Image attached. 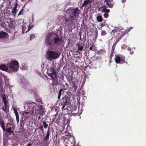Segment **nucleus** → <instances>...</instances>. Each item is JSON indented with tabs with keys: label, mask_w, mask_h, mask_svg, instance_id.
<instances>
[{
	"label": "nucleus",
	"mask_w": 146,
	"mask_h": 146,
	"mask_svg": "<svg viewBox=\"0 0 146 146\" xmlns=\"http://www.w3.org/2000/svg\"><path fill=\"white\" fill-rule=\"evenodd\" d=\"M62 42L61 39L54 32L49 34L46 38L45 44L47 46L52 45L55 43L58 44Z\"/></svg>",
	"instance_id": "1"
},
{
	"label": "nucleus",
	"mask_w": 146,
	"mask_h": 146,
	"mask_svg": "<svg viewBox=\"0 0 146 146\" xmlns=\"http://www.w3.org/2000/svg\"><path fill=\"white\" fill-rule=\"evenodd\" d=\"M56 65L54 62L52 64L48 63L47 69V74L51 78V80L54 81L58 75L57 71L56 69Z\"/></svg>",
	"instance_id": "2"
},
{
	"label": "nucleus",
	"mask_w": 146,
	"mask_h": 146,
	"mask_svg": "<svg viewBox=\"0 0 146 146\" xmlns=\"http://www.w3.org/2000/svg\"><path fill=\"white\" fill-rule=\"evenodd\" d=\"M47 59L49 61H51L58 58L60 56V54L58 52L49 50L47 52Z\"/></svg>",
	"instance_id": "3"
},
{
	"label": "nucleus",
	"mask_w": 146,
	"mask_h": 146,
	"mask_svg": "<svg viewBox=\"0 0 146 146\" xmlns=\"http://www.w3.org/2000/svg\"><path fill=\"white\" fill-rule=\"evenodd\" d=\"M30 106L32 107L33 108L32 110L33 114L36 115L38 113H40L42 111V108L40 106H38L35 102H32L30 104Z\"/></svg>",
	"instance_id": "4"
},
{
	"label": "nucleus",
	"mask_w": 146,
	"mask_h": 146,
	"mask_svg": "<svg viewBox=\"0 0 146 146\" xmlns=\"http://www.w3.org/2000/svg\"><path fill=\"white\" fill-rule=\"evenodd\" d=\"M19 67L18 62L16 60H12L8 64V68L12 71H17Z\"/></svg>",
	"instance_id": "5"
},
{
	"label": "nucleus",
	"mask_w": 146,
	"mask_h": 146,
	"mask_svg": "<svg viewBox=\"0 0 146 146\" xmlns=\"http://www.w3.org/2000/svg\"><path fill=\"white\" fill-rule=\"evenodd\" d=\"M65 21L66 25L70 27L75 26V18L74 17L71 16L67 19L65 18Z\"/></svg>",
	"instance_id": "6"
},
{
	"label": "nucleus",
	"mask_w": 146,
	"mask_h": 146,
	"mask_svg": "<svg viewBox=\"0 0 146 146\" xmlns=\"http://www.w3.org/2000/svg\"><path fill=\"white\" fill-rule=\"evenodd\" d=\"M125 58L124 56H115V60L116 63L117 64H122L123 63H125Z\"/></svg>",
	"instance_id": "7"
},
{
	"label": "nucleus",
	"mask_w": 146,
	"mask_h": 146,
	"mask_svg": "<svg viewBox=\"0 0 146 146\" xmlns=\"http://www.w3.org/2000/svg\"><path fill=\"white\" fill-rule=\"evenodd\" d=\"M33 26L29 27L28 24L25 23H24L22 27V34L27 33L31 29Z\"/></svg>",
	"instance_id": "8"
},
{
	"label": "nucleus",
	"mask_w": 146,
	"mask_h": 146,
	"mask_svg": "<svg viewBox=\"0 0 146 146\" xmlns=\"http://www.w3.org/2000/svg\"><path fill=\"white\" fill-rule=\"evenodd\" d=\"M123 30V28L121 27H119L118 28L115 27L114 30H112L111 34L114 35L115 36H116L117 34L121 35L120 31Z\"/></svg>",
	"instance_id": "9"
},
{
	"label": "nucleus",
	"mask_w": 146,
	"mask_h": 146,
	"mask_svg": "<svg viewBox=\"0 0 146 146\" xmlns=\"http://www.w3.org/2000/svg\"><path fill=\"white\" fill-rule=\"evenodd\" d=\"M67 100H65L64 101L60 104H59V108L62 110H65L67 108Z\"/></svg>",
	"instance_id": "10"
},
{
	"label": "nucleus",
	"mask_w": 146,
	"mask_h": 146,
	"mask_svg": "<svg viewBox=\"0 0 146 146\" xmlns=\"http://www.w3.org/2000/svg\"><path fill=\"white\" fill-rule=\"evenodd\" d=\"M8 36V34L5 32L1 31L0 32V38H7Z\"/></svg>",
	"instance_id": "11"
},
{
	"label": "nucleus",
	"mask_w": 146,
	"mask_h": 146,
	"mask_svg": "<svg viewBox=\"0 0 146 146\" xmlns=\"http://www.w3.org/2000/svg\"><path fill=\"white\" fill-rule=\"evenodd\" d=\"M73 15L75 17L78 16L80 13V10L78 8L73 9Z\"/></svg>",
	"instance_id": "12"
},
{
	"label": "nucleus",
	"mask_w": 146,
	"mask_h": 146,
	"mask_svg": "<svg viewBox=\"0 0 146 146\" xmlns=\"http://www.w3.org/2000/svg\"><path fill=\"white\" fill-rule=\"evenodd\" d=\"M9 127L7 129V132L9 133H11L13 132L14 129H15L14 125L13 124L9 125Z\"/></svg>",
	"instance_id": "13"
},
{
	"label": "nucleus",
	"mask_w": 146,
	"mask_h": 146,
	"mask_svg": "<svg viewBox=\"0 0 146 146\" xmlns=\"http://www.w3.org/2000/svg\"><path fill=\"white\" fill-rule=\"evenodd\" d=\"M73 9L72 8H69L66 10V13L68 15H71L72 14L73 15Z\"/></svg>",
	"instance_id": "14"
},
{
	"label": "nucleus",
	"mask_w": 146,
	"mask_h": 146,
	"mask_svg": "<svg viewBox=\"0 0 146 146\" xmlns=\"http://www.w3.org/2000/svg\"><path fill=\"white\" fill-rule=\"evenodd\" d=\"M2 97L3 99V101L4 102V105L5 108H6L7 105V101L6 96L4 94H2Z\"/></svg>",
	"instance_id": "15"
},
{
	"label": "nucleus",
	"mask_w": 146,
	"mask_h": 146,
	"mask_svg": "<svg viewBox=\"0 0 146 146\" xmlns=\"http://www.w3.org/2000/svg\"><path fill=\"white\" fill-rule=\"evenodd\" d=\"M0 68L2 70L5 71H7L8 70V67L4 64L1 65L0 66Z\"/></svg>",
	"instance_id": "16"
},
{
	"label": "nucleus",
	"mask_w": 146,
	"mask_h": 146,
	"mask_svg": "<svg viewBox=\"0 0 146 146\" xmlns=\"http://www.w3.org/2000/svg\"><path fill=\"white\" fill-rule=\"evenodd\" d=\"M112 0H105V2L106 3V4L108 5V7L110 8H112L113 6V5L112 4L109 3Z\"/></svg>",
	"instance_id": "17"
},
{
	"label": "nucleus",
	"mask_w": 146,
	"mask_h": 146,
	"mask_svg": "<svg viewBox=\"0 0 146 146\" xmlns=\"http://www.w3.org/2000/svg\"><path fill=\"white\" fill-rule=\"evenodd\" d=\"M92 1V0H85L84 3L82 4V6L84 7L85 5L91 3Z\"/></svg>",
	"instance_id": "18"
},
{
	"label": "nucleus",
	"mask_w": 146,
	"mask_h": 146,
	"mask_svg": "<svg viewBox=\"0 0 146 146\" xmlns=\"http://www.w3.org/2000/svg\"><path fill=\"white\" fill-rule=\"evenodd\" d=\"M17 4H16L15 5V6L14 7V8L13 9L12 12V13L14 14V15H15L17 13Z\"/></svg>",
	"instance_id": "19"
},
{
	"label": "nucleus",
	"mask_w": 146,
	"mask_h": 146,
	"mask_svg": "<svg viewBox=\"0 0 146 146\" xmlns=\"http://www.w3.org/2000/svg\"><path fill=\"white\" fill-rule=\"evenodd\" d=\"M65 18L64 17H62L61 16H59L57 18V20L58 21H62L65 20Z\"/></svg>",
	"instance_id": "20"
},
{
	"label": "nucleus",
	"mask_w": 146,
	"mask_h": 146,
	"mask_svg": "<svg viewBox=\"0 0 146 146\" xmlns=\"http://www.w3.org/2000/svg\"><path fill=\"white\" fill-rule=\"evenodd\" d=\"M97 20L98 21L101 22L103 21V19L101 16L99 15L97 17Z\"/></svg>",
	"instance_id": "21"
},
{
	"label": "nucleus",
	"mask_w": 146,
	"mask_h": 146,
	"mask_svg": "<svg viewBox=\"0 0 146 146\" xmlns=\"http://www.w3.org/2000/svg\"><path fill=\"white\" fill-rule=\"evenodd\" d=\"M102 12L109 13L110 11V10L109 9H107L105 8H104L101 11Z\"/></svg>",
	"instance_id": "22"
},
{
	"label": "nucleus",
	"mask_w": 146,
	"mask_h": 146,
	"mask_svg": "<svg viewBox=\"0 0 146 146\" xmlns=\"http://www.w3.org/2000/svg\"><path fill=\"white\" fill-rule=\"evenodd\" d=\"M77 46H78V50H81L84 47L81 45H80L79 44H77Z\"/></svg>",
	"instance_id": "23"
},
{
	"label": "nucleus",
	"mask_w": 146,
	"mask_h": 146,
	"mask_svg": "<svg viewBox=\"0 0 146 146\" xmlns=\"http://www.w3.org/2000/svg\"><path fill=\"white\" fill-rule=\"evenodd\" d=\"M65 135L66 136L69 137L71 135V134L69 132L68 130H66L65 132Z\"/></svg>",
	"instance_id": "24"
},
{
	"label": "nucleus",
	"mask_w": 146,
	"mask_h": 146,
	"mask_svg": "<svg viewBox=\"0 0 146 146\" xmlns=\"http://www.w3.org/2000/svg\"><path fill=\"white\" fill-rule=\"evenodd\" d=\"M35 37V34H31V35L30 37V39L31 40L33 39H34Z\"/></svg>",
	"instance_id": "25"
},
{
	"label": "nucleus",
	"mask_w": 146,
	"mask_h": 146,
	"mask_svg": "<svg viewBox=\"0 0 146 146\" xmlns=\"http://www.w3.org/2000/svg\"><path fill=\"white\" fill-rule=\"evenodd\" d=\"M13 110L14 112V113L15 114V115L16 116V115H18L19 114L17 112L16 108H13Z\"/></svg>",
	"instance_id": "26"
},
{
	"label": "nucleus",
	"mask_w": 146,
	"mask_h": 146,
	"mask_svg": "<svg viewBox=\"0 0 146 146\" xmlns=\"http://www.w3.org/2000/svg\"><path fill=\"white\" fill-rule=\"evenodd\" d=\"M1 125L2 128L3 129V131H5V126L4 123L3 122H1Z\"/></svg>",
	"instance_id": "27"
},
{
	"label": "nucleus",
	"mask_w": 146,
	"mask_h": 146,
	"mask_svg": "<svg viewBox=\"0 0 146 146\" xmlns=\"http://www.w3.org/2000/svg\"><path fill=\"white\" fill-rule=\"evenodd\" d=\"M27 67L25 65V64H22L21 65V69L24 70L25 69H26Z\"/></svg>",
	"instance_id": "28"
},
{
	"label": "nucleus",
	"mask_w": 146,
	"mask_h": 146,
	"mask_svg": "<svg viewBox=\"0 0 146 146\" xmlns=\"http://www.w3.org/2000/svg\"><path fill=\"white\" fill-rule=\"evenodd\" d=\"M43 123L44 128L45 129L48 126V125L46 123V122L44 121H43Z\"/></svg>",
	"instance_id": "29"
},
{
	"label": "nucleus",
	"mask_w": 146,
	"mask_h": 146,
	"mask_svg": "<svg viewBox=\"0 0 146 146\" xmlns=\"http://www.w3.org/2000/svg\"><path fill=\"white\" fill-rule=\"evenodd\" d=\"M106 34V32L105 31H102L101 33V35L104 36Z\"/></svg>",
	"instance_id": "30"
},
{
	"label": "nucleus",
	"mask_w": 146,
	"mask_h": 146,
	"mask_svg": "<svg viewBox=\"0 0 146 146\" xmlns=\"http://www.w3.org/2000/svg\"><path fill=\"white\" fill-rule=\"evenodd\" d=\"M9 26L10 27H14V25L13 24V23L12 22H10L9 24Z\"/></svg>",
	"instance_id": "31"
},
{
	"label": "nucleus",
	"mask_w": 146,
	"mask_h": 146,
	"mask_svg": "<svg viewBox=\"0 0 146 146\" xmlns=\"http://www.w3.org/2000/svg\"><path fill=\"white\" fill-rule=\"evenodd\" d=\"M104 16L105 18H107L109 16V15L108 13H105L104 14Z\"/></svg>",
	"instance_id": "32"
},
{
	"label": "nucleus",
	"mask_w": 146,
	"mask_h": 146,
	"mask_svg": "<svg viewBox=\"0 0 146 146\" xmlns=\"http://www.w3.org/2000/svg\"><path fill=\"white\" fill-rule=\"evenodd\" d=\"M49 134H49V130H48V131L47 132V133L45 137L46 138H48L49 137Z\"/></svg>",
	"instance_id": "33"
},
{
	"label": "nucleus",
	"mask_w": 146,
	"mask_h": 146,
	"mask_svg": "<svg viewBox=\"0 0 146 146\" xmlns=\"http://www.w3.org/2000/svg\"><path fill=\"white\" fill-rule=\"evenodd\" d=\"M132 28H133V27H130L128 28L125 32L126 33H128Z\"/></svg>",
	"instance_id": "34"
},
{
	"label": "nucleus",
	"mask_w": 146,
	"mask_h": 146,
	"mask_svg": "<svg viewBox=\"0 0 146 146\" xmlns=\"http://www.w3.org/2000/svg\"><path fill=\"white\" fill-rule=\"evenodd\" d=\"M16 120L17 121V123H18L19 121V115H17L16 116Z\"/></svg>",
	"instance_id": "35"
},
{
	"label": "nucleus",
	"mask_w": 146,
	"mask_h": 146,
	"mask_svg": "<svg viewBox=\"0 0 146 146\" xmlns=\"http://www.w3.org/2000/svg\"><path fill=\"white\" fill-rule=\"evenodd\" d=\"M23 9H21V11L18 14V15L19 16V15H22V13H23Z\"/></svg>",
	"instance_id": "36"
},
{
	"label": "nucleus",
	"mask_w": 146,
	"mask_h": 146,
	"mask_svg": "<svg viewBox=\"0 0 146 146\" xmlns=\"http://www.w3.org/2000/svg\"><path fill=\"white\" fill-rule=\"evenodd\" d=\"M61 94V93H60V92H59V93H58V99H59L60 98V96Z\"/></svg>",
	"instance_id": "37"
},
{
	"label": "nucleus",
	"mask_w": 146,
	"mask_h": 146,
	"mask_svg": "<svg viewBox=\"0 0 146 146\" xmlns=\"http://www.w3.org/2000/svg\"><path fill=\"white\" fill-rule=\"evenodd\" d=\"M125 35V34H124V33H123V34H122V35L121 36V37H120V38H119V39H121V38L123 37V36H124V35Z\"/></svg>",
	"instance_id": "38"
},
{
	"label": "nucleus",
	"mask_w": 146,
	"mask_h": 146,
	"mask_svg": "<svg viewBox=\"0 0 146 146\" xmlns=\"http://www.w3.org/2000/svg\"><path fill=\"white\" fill-rule=\"evenodd\" d=\"M105 26V23H102L101 25L102 27H104Z\"/></svg>",
	"instance_id": "39"
},
{
	"label": "nucleus",
	"mask_w": 146,
	"mask_h": 146,
	"mask_svg": "<svg viewBox=\"0 0 146 146\" xmlns=\"http://www.w3.org/2000/svg\"><path fill=\"white\" fill-rule=\"evenodd\" d=\"M32 145V144L31 143H29L27 145V146H31Z\"/></svg>",
	"instance_id": "40"
},
{
	"label": "nucleus",
	"mask_w": 146,
	"mask_h": 146,
	"mask_svg": "<svg viewBox=\"0 0 146 146\" xmlns=\"http://www.w3.org/2000/svg\"><path fill=\"white\" fill-rule=\"evenodd\" d=\"M127 49L128 50L130 51L131 50V48L130 47H128Z\"/></svg>",
	"instance_id": "41"
},
{
	"label": "nucleus",
	"mask_w": 146,
	"mask_h": 146,
	"mask_svg": "<svg viewBox=\"0 0 146 146\" xmlns=\"http://www.w3.org/2000/svg\"><path fill=\"white\" fill-rule=\"evenodd\" d=\"M133 51H132L130 52V54H131L132 55V54H133Z\"/></svg>",
	"instance_id": "42"
},
{
	"label": "nucleus",
	"mask_w": 146,
	"mask_h": 146,
	"mask_svg": "<svg viewBox=\"0 0 146 146\" xmlns=\"http://www.w3.org/2000/svg\"><path fill=\"white\" fill-rule=\"evenodd\" d=\"M126 46L124 44H123L121 46V47L123 48V47L125 46Z\"/></svg>",
	"instance_id": "43"
},
{
	"label": "nucleus",
	"mask_w": 146,
	"mask_h": 146,
	"mask_svg": "<svg viewBox=\"0 0 146 146\" xmlns=\"http://www.w3.org/2000/svg\"><path fill=\"white\" fill-rule=\"evenodd\" d=\"M126 1V0H122L121 1H122V3H123L124 2H125Z\"/></svg>",
	"instance_id": "44"
},
{
	"label": "nucleus",
	"mask_w": 146,
	"mask_h": 146,
	"mask_svg": "<svg viewBox=\"0 0 146 146\" xmlns=\"http://www.w3.org/2000/svg\"><path fill=\"white\" fill-rule=\"evenodd\" d=\"M92 46H91V47H90V48H89V49H90V50H92Z\"/></svg>",
	"instance_id": "45"
},
{
	"label": "nucleus",
	"mask_w": 146,
	"mask_h": 146,
	"mask_svg": "<svg viewBox=\"0 0 146 146\" xmlns=\"http://www.w3.org/2000/svg\"><path fill=\"white\" fill-rule=\"evenodd\" d=\"M62 90V89H61L60 90V91L59 92H60V93H61V92Z\"/></svg>",
	"instance_id": "46"
},
{
	"label": "nucleus",
	"mask_w": 146,
	"mask_h": 146,
	"mask_svg": "<svg viewBox=\"0 0 146 146\" xmlns=\"http://www.w3.org/2000/svg\"><path fill=\"white\" fill-rule=\"evenodd\" d=\"M99 11H100V8H99L98 9Z\"/></svg>",
	"instance_id": "47"
},
{
	"label": "nucleus",
	"mask_w": 146,
	"mask_h": 146,
	"mask_svg": "<svg viewBox=\"0 0 146 146\" xmlns=\"http://www.w3.org/2000/svg\"><path fill=\"white\" fill-rule=\"evenodd\" d=\"M76 108V107H74V110H76L75 109Z\"/></svg>",
	"instance_id": "48"
},
{
	"label": "nucleus",
	"mask_w": 146,
	"mask_h": 146,
	"mask_svg": "<svg viewBox=\"0 0 146 146\" xmlns=\"http://www.w3.org/2000/svg\"><path fill=\"white\" fill-rule=\"evenodd\" d=\"M40 116H39V117H38V119H40Z\"/></svg>",
	"instance_id": "49"
},
{
	"label": "nucleus",
	"mask_w": 146,
	"mask_h": 146,
	"mask_svg": "<svg viewBox=\"0 0 146 146\" xmlns=\"http://www.w3.org/2000/svg\"><path fill=\"white\" fill-rule=\"evenodd\" d=\"M116 44V43H114L113 44V45H115Z\"/></svg>",
	"instance_id": "50"
},
{
	"label": "nucleus",
	"mask_w": 146,
	"mask_h": 146,
	"mask_svg": "<svg viewBox=\"0 0 146 146\" xmlns=\"http://www.w3.org/2000/svg\"><path fill=\"white\" fill-rule=\"evenodd\" d=\"M75 141H74V145L75 144ZM74 145H73V146H74Z\"/></svg>",
	"instance_id": "51"
},
{
	"label": "nucleus",
	"mask_w": 146,
	"mask_h": 146,
	"mask_svg": "<svg viewBox=\"0 0 146 146\" xmlns=\"http://www.w3.org/2000/svg\"><path fill=\"white\" fill-rule=\"evenodd\" d=\"M70 128V127L69 126H68V128Z\"/></svg>",
	"instance_id": "52"
},
{
	"label": "nucleus",
	"mask_w": 146,
	"mask_h": 146,
	"mask_svg": "<svg viewBox=\"0 0 146 146\" xmlns=\"http://www.w3.org/2000/svg\"><path fill=\"white\" fill-rule=\"evenodd\" d=\"M41 66L42 67V64H41Z\"/></svg>",
	"instance_id": "53"
},
{
	"label": "nucleus",
	"mask_w": 146,
	"mask_h": 146,
	"mask_svg": "<svg viewBox=\"0 0 146 146\" xmlns=\"http://www.w3.org/2000/svg\"><path fill=\"white\" fill-rule=\"evenodd\" d=\"M65 146H67V145H65Z\"/></svg>",
	"instance_id": "54"
}]
</instances>
